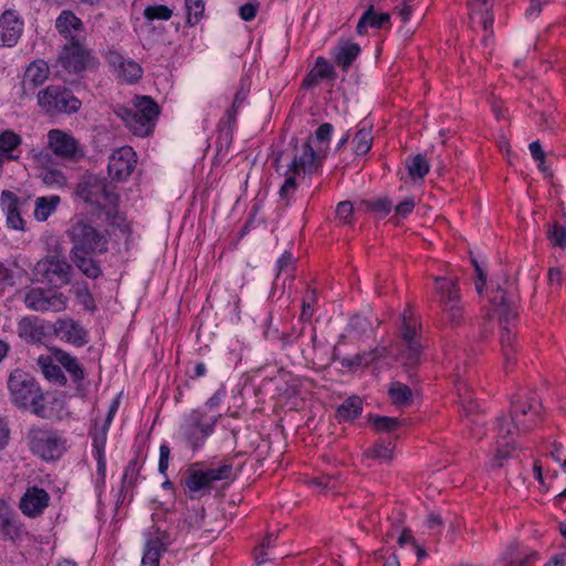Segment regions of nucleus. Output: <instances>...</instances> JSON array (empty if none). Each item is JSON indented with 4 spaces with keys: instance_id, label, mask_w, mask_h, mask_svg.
<instances>
[{
    "instance_id": "1a4fd4ad",
    "label": "nucleus",
    "mask_w": 566,
    "mask_h": 566,
    "mask_svg": "<svg viewBox=\"0 0 566 566\" xmlns=\"http://www.w3.org/2000/svg\"><path fill=\"white\" fill-rule=\"evenodd\" d=\"M38 105L49 115L69 113L71 91L63 85H49L36 94Z\"/></svg>"
},
{
    "instance_id": "a19ab883",
    "label": "nucleus",
    "mask_w": 566,
    "mask_h": 566,
    "mask_svg": "<svg viewBox=\"0 0 566 566\" xmlns=\"http://www.w3.org/2000/svg\"><path fill=\"white\" fill-rule=\"evenodd\" d=\"M441 310L447 323L451 327L457 328L462 325L464 318V307L462 302H458V304H450Z\"/></svg>"
},
{
    "instance_id": "b1692460",
    "label": "nucleus",
    "mask_w": 566,
    "mask_h": 566,
    "mask_svg": "<svg viewBox=\"0 0 566 566\" xmlns=\"http://www.w3.org/2000/svg\"><path fill=\"white\" fill-rule=\"evenodd\" d=\"M18 333L21 338L28 343H40L45 337L46 332L36 317H24L18 324Z\"/></svg>"
},
{
    "instance_id": "4be33fe9",
    "label": "nucleus",
    "mask_w": 566,
    "mask_h": 566,
    "mask_svg": "<svg viewBox=\"0 0 566 566\" xmlns=\"http://www.w3.org/2000/svg\"><path fill=\"white\" fill-rule=\"evenodd\" d=\"M360 46L349 40L342 39L334 52V60L337 66L347 72L353 62L360 54Z\"/></svg>"
},
{
    "instance_id": "8fccbe9b",
    "label": "nucleus",
    "mask_w": 566,
    "mask_h": 566,
    "mask_svg": "<svg viewBox=\"0 0 566 566\" xmlns=\"http://www.w3.org/2000/svg\"><path fill=\"white\" fill-rule=\"evenodd\" d=\"M186 8L188 12V23L197 24L205 12V0H186Z\"/></svg>"
},
{
    "instance_id": "72a5a7b5",
    "label": "nucleus",
    "mask_w": 566,
    "mask_h": 566,
    "mask_svg": "<svg viewBox=\"0 0 566 566\" xmlns=\"http://www.w3.org/2000/svg\"><path fill=\"white\" fill-rule=\"evenodd\" d=\"M143 67L134 60H127L117 71L116 75L122 81L134 84L143 77Z\"/></svg>"
},
{
    "instance_id": "ea45409f",
    "label": "nucleus",
    "mask_w": 566,
    "mask_h": 566,
    "mask_svg": "<svg viewBox=\"0 0 566 566\" xmlns=\"http://www.w3.org/2000/svg\"><path fill=\"white\" fill-rule=\"evenodd\" d=\"M74 254V262L83 274L90 279H97L101 275L102 270L96 261L92 258L82 256L80 253Z\"/></svg>"
},
{
    "instance_id": "f704fd0d",
    "label": "nucleus",
    "mask_w": 566,
    "mask_h": 566,
    "mask_svg": "<svg viewBox=\"0 0 566 566\" xmlns=\"http://www.w3.org/2000/svg\"><path fill=\"white\" fill-rule=\"evenodd\" d=\"M48 296L49 292L40 289H33L25 295V304L29 308L34 311H49L50 301Z\"/></svg>"
},
{
    "instance_id": "6e6552de",
    "label": "nucleus",
    "mask_w": 566,
    "mask_h": 566,
    "mask_svg": "<svg viewBox=\"0 0 566 566\" xmlns=\"http://www.w3.org/2000/svg\"><path fill=\"white\" fill-rule=\"evenodd\" d=\"M216 422L217 418H208L203 412L195 410L182 426L184 436L197 449L212 433Z\"/></svg>"
},
{
    "instance_id": "5701e85b",
    "label": "nucleus",
    "mask_w": 566,
    "mask_h": 566,
    "mask_svg": "<svg viewBox=\"0 0 566 566\" xmlns=\"http://www.w3.org/2000/svg\"><path fill=\"white\" fill-rule=\"evenodd\" d=\"M434 282L438 284L437 293L439 294V304L442 307L450 304H458L461 302L460 290L457 281L449 277H434Z\"/></svg>"
},
{
    "instance_id": "774afa93",
    "label": "nucleus",
    "mask_w": 566,
    "mask_h": 566,
    "mask_svg": "<svg viewBox=\"0 0 566 566\" xmlns=\"http://www.w3.org/2000/svg\"><path fill=\"white\" fill-rule=\"evenodd\" d=\"M105 59H106V62L108 63V65L113 67L115 74L123 66V64L127 61L124 59V56L119 52H117L115 50H109L107 52Z\"/></svg>"
},
{
    "instance_id": "f257e3e1",
    "label": "nucleus",
    "mask_w": 566,
    "mask_h": 566,
    "mask_svg": "<svg viewBox=\"0 0 566 566\" xmlns=\"http://www.w3.org/2000/svg\"><path fill=\"white\" fill-rule=\"evenodd\" d=\"M283 160H290L287 164L286 179L280 188V197L286 202L297 189L296 176L312 175L319 166L321 159L314 151L310 139L303 144L293 138L289 146L279 151L274 158V166L279 170V164Z\"/></svg>"
},
{
    "instance_id": "e433bc0d",
    "label": "nucleus",
    "mask_w": 566,
    "mask_h": 566,
    "mask_svg": "<svg viewBox=\"0 0 566 566\" xmlns=\"http://www.w3.org/2000/svg\"><path fill=\"white\" fill-rule=\"evenodd\" d=\"M354 151L356 155H366L373 145V135L370 128H360L353 138Z\"/></svg>"
},
{
    "instance_id": "052dcab7",
    "label": "nucleus",
    "mask_w": 566,
    "mask_h": 566,
    "mask_svg": "<svg viewBox=\"0 0 566 566\" xmlns=\"http://www.w3.org/2000/svg\"><path fill=\"white\" fill-rule=\"evenodd\" d=\"M370 364H371V360L368 355V352L357 354L353 358H343L342 359V366L349 367V368L366 367V366H369Z\"/></svg>"
},
{
    "instance_id": "680f3d73",
    "label": "nucleus",
    "mask_w": 566,
    "mask_h": 566,
    "mask_svg": "<svg viewBox=\"0 0 566 566\" xmlns=\"http://www.w3.org/2000/svg\"><path fill=\"white\" fill-rule=\"evenodd\" d=\"M354 207L350 201H342L336 208L337 218L345 224L353 222Z\"/></svg>"
},
{
    "instance_id": "6e6d98bb",
    "label": "nucleus",
    "mask_w": 566,
    "mask_h": 566,
    "mask_svg": "<svg viewBox=\"0 0 566 566\" xmlns=\"http://www.w3.org/2000/svg\"><path fill=\"white\" fill-rule=\"evenodd\" d=\"M55 28L61 35L69 39L71 35V10H63L56 19Z\"/></svg>"
},
{
    "instance_id": "c756f323",
    "label": "nucleus",
    "mask_w": 566,
    "mask_h": 566,
    "mask_svg": "<svg viewBox=\"0 0 566 566\" xmlns=\"http://www.w3.org/2000/svg\"><path fill=\"white\" fill-rule=\"evenodd\" d=\"M363 412V401L358 396L347 398L336 411V419L342 421H354Z\"/></svg>"
},
{
    "instance_id": "20e7f679",
    "label": "nucleus",
    "mask_w": 566,
    "mask_h": 566,
    "mask_svg": "<svg viewBox=\"0 0 566 566\" xmlns=\"http://www.w3.org/2000/svg\"><path fill=\"white\" fill-rule=\"evenodd\" d=\"M106 251L107 240L104 234L93 226L84 221H77L73 227V252L91 255Z\"/></svg>"
},
{
    "instance_id": "7c9ffc66",
    "label": "nucleus",
    "mask_w": 566,
    "mask_h": 566,
    "mask_svg": "<svg viewBox=\"0 0 566 566\" xmlns=\"http://www.w3.org/2000/svg\"><path fill=\"white\" fill-rule=\"evenodd\" d=\"M395 444L391 440H378L364 452L366 459L389 463L394 457Z\"/></svg>"
},
{
    "instance_id": "6ab92c4d",
    "label": "nucleus",
    "mask_w": 566,
    "mask_h": 566,
    "mask_svg": "<svg viewBox=\"0 0 566 566\" xmlns=\"http://www.w3.org/2000/svg\"><path fill=\"white\" fill-rule=\"evenodd\" d=\"M0 203L7 214V226L13 230H23L24 220L19 210V197L10 190H3L1 192Z\"/></svg>"
},
{
    "instance_id": "79ce46f5",
    "label": "nucleus",
    "mask_w": 566,
    "mask_h": 566,
    "mask_svg": "<svg viewBox=\"0 0 566 566\" xmlns=\"http://www.w3.org/2000/svg\"><path fill=\"white\" fill-rule=\"evenodd\" d=\"M388 392L395 405L409 403L412 398L411 389L399 381L392 382Z\"/></svg>"
},
{
    "instance_id": "39448f33",
    "label": "nucleus",
    "mask_w": 566,
    "mask_h": 566,
    "mask_svg": "<svg viewBox=\"0 0 566 566\" xmlns=\"http://www.w3.org/2000/svg\"><path fill=\"white\" fill-rule=\"evenodd\" d=\"M30 450L43 460L59 459L64 451L63 443L55 433L40 428H31L28 433Z\"/></svg>"
},
{
    "instance_id": "37998d69",
    "label": "nucleus",
    "mask_w": 566,
    "mask_h": 566,
    "mask_svg": "<svg viewBox=\"0 0 566 566\" xmlns=\"http://www.w3.org/2000/svg\"><path fill=\"white\" fill-rule=\"evenodd\" d=\"M407 168L411 178L422 179L429 172L430 166L427 159L418 154L407 163Z\"/></svg>"
},
{
    "instance_id": "4c0bfd02",
    "label": "nucleus",
    "mask_w": 566,
    "mask_h": 566,
    "mask_svg": "<svg viewBox=\"0 0 566 566\" xmlns=\"http://www.w3.org/2000/svg\"><path fill=\"white\" fill-rule=\"evenodd\" d=\"M496 430L502 439L514 438L515 436L524 432L522 430L521 423L518 421L512 420L511 415L510 419L505 417L497 418Z\"/></svg>"
},
{
    "instance_id": "864d4df0",
    "label": "nucleus",
    "mask_w": 566,
    "mask_h": 566,
    "mask_svg": "<svg viewBox=\"0 0 566 566\" xmlns=\"http://www.w3.org/2000/svg\"><path fill=\"white\" fill-rule=\"evenodd\" d=\"M349 326L359 336L367 335L369 332H373L374 329L369 319L360 315H354L350 318Z\"/></svg>"
},
{
    "instance_id": "9b49d317",
    "label": "nucleus",
    "mask_w": 566,
    "mask_h": 566,
    "mask_svg": "<svg viewBox=\"0 0 566 566\" xmlns=\"http://www.w3.org/2000/svg\"><path fill=\"white\" fill-rule=\"evenodd\" d=\"M541 403L535 397L516 396L511 402L512 420L521 423L523 431H528L539 420Z\"/></svg>"
},
{
    "instance_id": "dca6fc26",
    "label": "nucleus",
    "mask_w": 566,
    "mask_h": 566,
    "mask_svg": "<svg viewBox=\"0 0 566 566\" xmlns=\"http://www.w3.org/2000/svg\"><path fill=\"white\" fill-rule=\"evenodd\" d=\"M101 63L95 52L73 36V74L84 77L96 72Z\"/></svg>"
},
{
    "instance_id": "de8ad7c7",
    "label": "nucleus",
    "mask_w": 566,
    "mask_h": 566,
    "mask_svg": "<svg viewBox=\"0 0 566 566\" xmlns=\"http://www.w3.org/2000/svg\"><path fill=\"white\" fill-rule=\"evenodd\" d=\"M172 10L164 4L147 6L144 10V17L147 21L164 20L171 18Z\"/></svg>"
},
{
    "instance_id": "5fc2aeb1",
    "label": "nucleus",
    "mask_w": 566,
    "mask_h": 566,
    "mask_svg": "<svg viewBox=\"0 0 566 566\" xmlns=\"http://www.w3.org/2000/svg\"><path fill=\"white\" fill-rule=\"evenodd\" d=\"M367 209L381 216H387L392 208V203L388 198H377L365 202Z\"/></svg>"
},
{
    "instance_id": "473e14b6",
    "label": "nucleus",
    "mask_w": 566,
    "mask_h": 566,
    "mask_svg": "<svg viewBox=\"0 0 566 566\" xmlns=\"http://www.w3.org/2000/svg\"><path fill=\"white\" fill-rule=\"evenodd\" d=\"M60 198L57 196L40 197L35 201L34 217L39 221H45L56 209Z\"/></svg>"
},
{
    "instance_id": "4468645a",
    "label": "nucleus",
    "mask_w": 566,
    "mask_h": 566,
    "mask_svg": "<svg viewBox=\"0 0 566 566\" xmlns=\"http://www.w3.org/2000/svg\"><path fill=\"white\" fill-rule=\"evenodd\" d=\"M136 154L129 146H123L113 151L108 161V174L113 180L127 179L136 165Z\"/></svg>"
},
{
    "instance_id": "7ed1b4c3",
    "label": "nucleus",
    "mask_w": 566,
    "mask_h": 566,
    "mask_svg": "<svg viewBox=\"0 0 566 566\" xmlns=\"http://www.w3.org/2000/svg\"><path fill=\"white\" fill-rule=\"evenodd\" d=\"M76 195L87 203L96 206L99 210L104 208L103 202L114 206L119 201L105 179L93 174H85L76 187Z\"/></svg>"
},
{
    "instance_id": "a878e982",
    "label": "nucleus",
    "mask_w": 566,
    "mask_h": 566,
    "mask_svg": "<svg viewBox=\"0 0 566 566\" xmlns=\"http://www.w3.org/2000/svg\"><path fill=\"white\" fill-rule=\"evenodd\" d=\"M533 557H536L535 552L521 547L517 543H511L503 553L502 559L505 566H527Z\"/></svg>"
},
{
    "instance_id": "13d9d810",
    "label": "nucleus",
    "mask_w": 566,
    "mask_h": 566,
    "mask_svg": "<svg viewBox=\"0 0 566 566\" xmlns=\"http://www.w3.org/2000/svg\"><path fill=\"white\" fill-rule=\"evenodd\" d=\"M364 13H369L367 22L369 27L375 29H380L390 21V15L388 13H377L375 12L373 6H369V8Z\"/></svg>"
},
{
    "instance_id": "09e8293b",
    "label": "nucleus",
    "mask_w": 566,
    "mask_h": 566,
    "mask_svg": "<svg viewBox=\"0 0 566 566\" xmlns=\"http://www.w3.org/2000/svg\"><path fill=\"white\" fill-rule=\"evenodd\" d=\"M317 301L316 291L313 289H308L306 294L303 297L302 301V311L300 315V319L303 322L311 321L313 314H314V304Z\"/></svg>"
},
{
    "instance_id": "bf43d9fd",
    "label": "nucleus",
    "mask_w": 566,
    "mask_h": 566,
    "mask_svg": "<svg viewBox=\"0 0 566 566\" xmlns=\"http://www.w3.org/2000/svg\"><path fill=\"white\" fill-rule=\"evenodd\" d=\"M76 300L77 303L83 306V308L91 314L95 311V302L91 293L86 287H77L76 290Z\"/></svg>"
},
{
    "instance_id": "412c9836",
    "label": "nucleus",
    "mask_w": 566,
    "mask_h": 566,
    "mask_svg": "<svg viewBox=\"0 0 566 566\" xmlns=\"http://www.w3.org/2000/svg\"><path fill=\"white\" fill-rule=\"evenodd\" d=\"M164 537L165 533L159 531L149 536L144 547L140 566H159L160 556L167 548Z\"/></svg>"
},
{
    "instance_id": "bb28decb",
    "label": "nucleus",
    "mask_w": 566,
    "mask_h": 566,
    "mask_svg": "<svg viewBox=\"0 0 566 566\" xmlns=\"http://www.w3.org/2000/svg\"><path fill=\"white\" fill-rule=\"evenodd\" d=\"M48 137L49 147L56 157L71 159V136L60 129H51Z\"/></svg>"
},
{
    "instance_id": "0eeeda50",
    "label": "nucleus",
    "mask_w": 566,
    "mask_h": 566,
    "mask_svg": "<svg viewBox=\"0 0 566 566\" xmlns=\"http://www.w3.org/2000/svg\"><path fill=\"white\" fill-rule=\"evenodd\" d=\"M232 476V463L223 462L214 469L192 470L186 480V486L190 492L197 493L202 490H208L214 482L230 480Z\"/></svg>"
},
{
    "instance_id": "cd10ccee",
    "label": "nucleus",
    "mask_w": 566,
    "mask_h": 566,
    "mask_svg": "<svg viewBox=\"0 0 566 566\" xmlns=\"http://www.w3.org/2000/svg\"><path fill=\"white\" fill-rule=\"evenodd\" d=\"M500 343H501L502 354H503V358H504V369L506 373H509L510 370L513 369V367L516 364V359H515L516 347H515V334L512 333V331L506 326L502 327Z\"/></svg>"
},
{
    "instance_id": "423d86ee",
    "label": "nucleus",
    "mask_w": 566,
    "mask_h": 566,
    "mask_svg": "<svg viewBox=\"0 0 566 566\" xmlns=\"http://www.w3.org/2000/svg\"><path fill=\"white\" fill-rule=\"evenodd\" d=\"M400 334L405 346L400 353V359L405 366L413 367L420 361L422 346L418 340V331L412 322L411 313L407 310L402 313Z\"/></svg>"
},
{
    "instance_id": "2f4dec72",
    "label": "nucleus",
    "mask_w": 566,
    "mask_h": 566,
    "mask_svg": "<svg viewBox=\"0 0 566 566\" xmlns=\"http://www.w3.org/2000/svg\"><path fill=\"white\" fill-rule=\"evenodd\" d=\"M144 460L140 454H136L134 459H132L124 470V474L122 478V488L120 493L125 490L133 488L139 476Z\"/></svg>"
},
{
    "instance_id": "603ef678",
    "label": "nucleus",
    "mask_w": 566,
    "mask_h": 566,
    "mask_svg": "<svg viewBox=\"0 0 566 566\" xmlns=\"http://www.w3.org/2000/svg\"><path fill=\"white\" fill-rule=\"evenodd\" d=\"M41 178L48 186L64 187L67 184V177L56 169H44L41 172Z\"/></svg>"
},
{
    "instance_id": "69168bd1",
    "label": "nucleus",
    "mask_w": 566,
    "mask_h": 566,
    "mask_svg": "<svg viewBox=\"0 0 566 566\" xmlns=\"http://www.w3.org/2000/svg\"><path fill=\"white\" fill-rule=\"evenodd\" d=\"M48 298L50 301V310L59 312L66 308L69 298L62 293L49 292Z\"/></svg>"
},
{
    "instance_id": "9d476101",
    "label": "nucleus",
    "mask_w": 566,
    "mask_h": 566,
    "mask_svg": "<svg viewBox=\"0 0 566 566\" xmlns=\"http://www.w3.org/2000/svg\"><path fill=\"white\" fill-rule=\"evenodd\" d=\"M27 535L28 531L18 513L7 501L0 500V539L17 544Z\"/></svg>"
},
{
    "instance_id": "f8f14e48",
    "label": "nucleus",
    "mask_w": 566,
    "mask_h": 566,
    "mask_svg": "<svg viewBox=\"0 0 566 566\" xmlns=\"http://www.w3.org/2000/svg\"><path fill=\"white\" fill-rule=\"evenodd\" d=\"M71 265L60 255L48 256L36 263L35 271L53 286L60 287L71 280Z\"/></svg>"
},
{
    "instance_id": "58836bf2",
    "label": "nucleus",
    "mask_w": 566,
    "mask_h": 566,
    "mask_svg": "<svg viewBox=\"0 0 566 566\" xmlns=\"http://www.w3.org/2000/svg\"><path fill=\"white\" fill-rule=\"evenodd\" d=\"M115 114L123 119L126 127L136 136H139L138 129L135 128V125H144L145 120L142 116H138L134 109H130L125 106H118L115 111Z\"/></svg>"
},
{
    "instance_id": "aec40b11",
    "label": "nucleus",
    "mask_w": 566,
    "mask_h": 566,
    "mask_svg": "<svg viewBox=\"0 0 566 566\" xmlns=\"http://www.w3.org/2000/svg\"><path fill=\"white\" fill-rule=\"evenodd\" d=\"M334 78H336L334 65L325 57L318 56L315 61V65L303 80L302 86L305 88H311L316 86L323 80Z\"/></svg>"
},
{
    "instance_id": "2eb2a0df",
    "label": "nucleus",
    "mask_w": 566,
    "mask_h": 566,
    "mask_svg": "<svg viewBox=\"0 0 566 566\" xmlns=\"http://www.w3.org/2000/svg\"><path fill=\"white\" fill-rule=\"evenodd\" d=\"M133 105L135 107L134 112L145 120L144 125L134 124V126L138 129L139 137H146L154 132L160 114L159 105L150 96L146 95H136L133 99Z\"/></svg>"
},
{
    "instance_id": "f3484780",
    "label": "nucleus",
    "mask_w": 566,
    "mask_h": 566,
    "mask_svg": "<svg viewBox=\"0 0 566 566\" xmlns=\"http://www.w3.org/2000/svg\"><path fill=\"white\" fill-rule=\"evenodd\" d=\"M23 31V21L14 10H6L0 15V48H12Z\"/></svg>"
},
{
    "instance_id": "c9c22d12",
    "label": "nucleus",
    "mask_w": 566,
    "mask_h": 566,
    "mask_svg": "<svg viewBox=\"0 0 566 566\" xmlns=\"http://www.w3.org/2000/svg\"><path fill=\"white\" fill-rule=\"evenodd\" d=\"M515 449V444L513 442H506L503 446H497L494 454L490 459V461L485 464L488 470H494L502 468L504 462L511 457L512 451Z\"/></svg>"
},
{
    "instance_id": "a18cd8bd",
    "label": "nucleus",
    "mask_w": 566,
    "mask_h": 566,
    "mask_svg": "<svg viewBox=\"0 0 566 566\" xmlns=\"http://www.w3.org/2000/svg\"><path fill=\"white\" fill-rule=\"evenodd\" d=\"M73 381L77 382L75 387V395L82 398L86 397L90 388L91 381L85 380V371L84 369L76 363L73 358Z\"/></svg>"
},
{
    "instance_id": "393cba45",
    "label": "nucleus",
    "mask_w": 566,
    "mask_h": 566,
    "mask_svg": "<svg viewBox=\"0 0 566 566\" xmlns=\"http://www.w3.org/2000/svg\"><path fill=\"white\" fill-rule=\"evenodd\" d=\"M36 364L49 382L60 387L66 385L67 378L62 370L63 367L55 364L54 358L43 357V355H40L36 359Z\"/></svg>"
},
{
    "instance_id": "338daca9",
    "label": "nucleus",
    "mask_w": 566,
    "mask_h": 566,
    "mask_svg": "<svg viewBox=\"0 0 566 566\" xmlns=\"http://www.w3.org/2000/svg\"><path fill=\"white\" fill-rule=\"evenodd\" d=\"M259 9L258 2H249L240 7L239 14L244 21H251L255 18Z\"/></svg>"
},
{
    "instance_id": "3c124183",
    "label": "nucleus",
    "mask_w": 566,
    "mask_h": 566,
    "mask_svg": "<svg viewBox=\"0 0 566 566\" xmlns=\"http://www.w3.org/2000/svg\"><path fill=\"white\" fill-rule=\"evenodd\" d=\"M21 144L19 135L12 130H6L0 135V154L6 155Z\"/></svg>"
},
{
    "instance_id": "e2e57ef3",
    "label": "nucleus",
    "mask_w": 566,
    "mask_h": 566,
    "mask_svg": "<svg viewBox=\"0 0 566 566\" xmlns=\"http://www.w3.org/2000/svg\"><path fill=\"white\" fill-rule=\"evenodd\" d=\"M94 448L96 449L97 452L96 460L98 473L104 476L106 472V460L104 454L105 437H103L101 440L94 439Z\"/></svg>"
},
{
    "instance_id": "ddd939ff",
    "label": "nucleus",
    "mask_w": 566,
    "mask_h": 566,
    "mask_svg": "<svg viewBox=\"0 0 566 566\" xmlns=\"http://www.w3.org/2000/svg\"><path fill=\"white\" fill-rule=\"evenodd\" d=\"M50 74L48 62L36 59L27 65L20 82V98L25 99L34 95L35 91L44 84Z\"/></svg>"
},
{
    "instance_id": "49530a36",
    "label": "nucleus",
    "mask_w": 566,
    "mask_h": 566,
    "mask_svg": "<svg viewBox=\"0 0 566 566\" xmlns=\"http://www.w3.org/2000/svg\"><path fill=\"white\" fill-rule=\"evenodd\" d=\"M547 239L553 247L566 248V227L555 222L549 224L546 232Z\"/></svg>"
},
{
    "instance_id": "c85d7f7f",
    "label": "nucleus",
    "mask_w": 566,
    "mask_h": 566,
    "mask_svg": "<svg viewBox=\"0 0 566 566\" xmlns=\"http://www.w3.org/2000/svg\"><path fill=\"white\" fill-rule=\"evenodd\" d=\"M491 302L499 313L501 323L503 321L509 323L510 321L516 318L517 312L515 311L514 306L506 300L505 292L500 286L496 291L493 292Z\"/></svg>"
},
{
    "instance_id": "4d7b16f0",
    "label": "nucleus",
    "mask_w": 566,
    "mask_h": 566,
    "mask_svg": "<svg viewBox=\"0 0 566 566\" xmlns=\"http://www.w3.org/2000/svg\"><path fill=\"white\" fill-rule=\"evenodd\" d=\"M43 357L54 358V363L62 366L66 371L71 373V355L60 348H51L50 355Z\"/></svg>"
},
{
    "instance_id": "0e129e2a",
    "label": "nucleus",
    "mask_w": 566,
    "mask_h": 566,
    "mask_svg": "<svg viewBox=\"0 0 566 566\" xmlns=\"http://www.w3.org/2000/svg\"><path fill=\"white\" fill-rule=\"evenodd\" d=\"M54 66L69 72L71 69V42L64 44Z\"/></svg>"
},
{
    "instance_id": "c03bdc74",
    "label": "nucleus",
    "mask_w": 566,
    "mask_h": 566,
    "mask_svg": "<svg viewBox=\"0 0 566 566\" xmlns=\"http://www.w3.org/2000/svg\"><path fill=\"white\" fill-rule=\"evenodd\" d=\"M369 421L371 422L376 432H392L400 426L398 418H391L386 416H370Z\"/></svg>"
},
{
    "instance_id": "a211bd4d",
    "label": "nucleus",
    "mask_w": 566,
    "mask_h": 566,
    "mask_svg": "<svg viewBox=\"0 0 566 566\" xmlns=\"http://www.w3.org/2000/svg\"><path fill=\"white\" fill-rule=\"evenodd\" d=\"M50 496L44 489L38 486L28 488L20 500L21 512L29 517H36L49 505Z\"/></svg>"
},
{
    "instance_id": "f03ea898",
    "label": "nucleus",
    "mask_w": 566,
    "mask_h": 566,
    "mask_svg": "<svg viewBox=\"0 0 566 566\" xmlns=\"http://www.w3.org/2000/svg\"><path fill=\"white\" fill-rule=\"evenodd\" d=\"M7 387L11 402L22 410H31L43 417L45 413V396L39 382L30 373L15 368L8 377Z\"/></svg>"
}]
</instances>
